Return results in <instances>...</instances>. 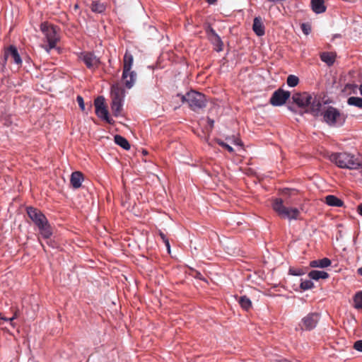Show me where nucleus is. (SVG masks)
Listing matches in <instances>:
<instances>
[{
	"instance_id": "obj_1",
	"label": "nucleus",
	"mask_w": 362,
	"mask_h": 362,
	"mask_svg": "<svg viewBox=\"0 0 362 362\" xmlns=\"http://www.w3.org/2000/svg\"><path fill=\"white\" fill-rule=\"evenodd\" d=\"M26 211L28 217L37 227L41 235L45 239L49 238L52 235V227L45 214L33 206L27 207Z\"/></svg>"
},
{
	"instance_id": "obj_2",
	"label": "nucleus",
	"mask_w": 362,
	"mask_h": 362,
	"mask_svg": "<svg viewBox=\"0 0 362 362\" xmlns=\"http://www.w3.org/2000/svg\"><path fill=\"white\" fill-rule=\"evenodd\" d=\"M330 160L341 168L356 170L362 167V158L346 152L332 153Z\"/></svg>"
},
{
	"instance_id": "obj_3",
	"label": "nucleus",
	"mask_w": 362,
	"mask_h": 362,
	"mask_svg": "<svg viewBox=\"0 0 362 362\" xmlns=\"http://www.w3.org/2000/svg\"><path fill=\"white\" fill-rule=\"evenodd\" d=\"M321 115L323 121L330 127H341L346 119V115L332 106L327 107L322 112Z\"/></svg>"
},
{
	"instance_id": "obj_4",
	"label": "nucleus",
	"mask_w": 362,
	"mask_h": 362,
	"mask_svg": "<svg viewBox=\"0 0 362 362\" xmlns=\"http://www.w3.org/2000/svg\"><path fill=\"white\" fill-rule=\"evenodd\" d=\"M182 103H186L192 110L198 111L206 106V100L204 94L192 89L182 95Z\"/></svg>"
},
{
	"instance_id": "obj_5",
	"label": "nucleus",
	"mask_w": 362,
	"mask_h": 362,
	"mask_svg": "<svg viewBox=\"0 0 362 362\" xmlns=\"http://www.w3.org/2000/svg\"><path fill=\"white\" fill-rule=\"evenodd\" d=\"M272 209L282 218L297 220L300 211L297 208L285 206L281 198H276L272 201Z\"/></svg>"
},
{
	"instance_id": "obj_6",
	"label": "nucleus",
	"mask_w": 362,
	"mask_h": 362,
	"mask_svg": "<svg viewBox=\"0 0 362 362\" xmlns=\"http://www.w3.org/2000/svg\"><path fill=\"white\" fill-rule=\"evenodd\" d=\"M40 30L48 42L47 48H46V49L49 52L50 49L56 47V45L59 40L58 29L57 26H54L45 22L41 24Z\"/></svg>"
},
{
	"instance_id": "obj_7",
	"label": "nucleus",
	"mask_w": 362,
	"mask_h": 362,
	"mask_svg": "<svg viewBox=\"0 0 362 362\" xmlns=\"http://www.w3.org/2000/svg\"><path fill=\"white\" fill-rule=\"evenodd\" d=\"M94 105L95 107V114L98 117L110 124H114L115 121L109 116L108 110L105 104L104 97L98 96L94 100Z\"/></svg>"
},
{
	"instance_id": "obj_8",
	"label": "nucleus",
	"mask_w": 362,
	"mask_h": 362,
	"mask_svg": "<svg viewBox=\"0 0 362 362\" xmlns=\"http://www.w3.org/2000/svg\"><path fill=\"white\" fill-rule=\"evenodd\" d=\"M320 319L318 313H310L302 318L298 326L303 331H311L316 327Z\"/></svg>"
},
{
	"instance_id": "obj_9",
	"label": "nucleus",
	"mask_w": 362,
	"mask_h": 362,
	"mask_svg": "<svg viewBox=\"0 0 362 362\" xmlns=\"http://www.w3.org/2000/svg\"><path fill=\"white\" fill-rule=\"evenodd\" d=\"M290 96L291 93L289 91L279 88L272 95L269 99V103L273 106H281L286 103Z\"/></svg>"
},
{
	"instance_id": "obj_10",
	"label": "nucleus",
	"mask_w": 362,
	"mask_h": 362,
	"mask_svg": "<svg viewBox=\"0 0 362 362\" xmlns=\"http://www.w3.org/2000/svg\"><path fill=\"white\" fill-rule=\"evenodd\" d=\"M80 58L89 69H95L99 66L100 59L92 52L81 53Z\"/></svg>"
},
{
	"instance_id": "obj_11",
	"label": "nucleus",
	"mask_w": 362,
	"mask_h": 362,
	"mask_svg": "<svg viewBox=\"0 0 362 362\" xmlns=\"http://www.w3.org/2000/svg\"><path fill=\"white\" fill-rule=\"evenodd\" d=\"M293 102L299 107H305L309 105L311 100V95L308 93H296L292 95Z\"/></svg>"
},
{
	"instance_id": "obj_12",
	"label": "nucleus",
	"mask_w": 362,
	"mask_h": 362,
	"mask_svg": "<svg viewBox=\"0 0 362 362\" xmlns=\"http://www.w3.org/2000/svg\"><path fill=\"white\" fill-rule=\"evenodd\" d=\"M8 58H11L13 62L16 64H21L22 63V60L18 50L13 45L9 46V47L5 51L2 63L4 64H6Z\"/></svg>"
},
{
	"instance_id": "obj_13",
	"label": "nucleus",
	"mask_w": 362,
	"mask_h": 362,
	"mask_svg": "<svg viewBox=\"0 0 362 362\" xmlns=\"http://www.w3.org/2000/svg\"><path fill=\"white\" fill-rule=\"evenodd\" d=\"M309 110L307 111L308 112L310 113L312 115L317 117L319 115H321L322 113V103L320 100V99L317 98L316 97H313L311 95V100L309 103Z\"/></svg>"
},
{
	"instance_id": "obj_14",
	"label": "nucleus",
	"mask_w": 362,
	"mask_h": 362,
	"mask_svg": "<svg viewBox=\"0 0 362 362\" xmlns=\"http://www.w3.org/2000/svg\"><path fill=\"white\" fill-rule=\"evenodd\" d=\"M137 74L134 71L130 70L124 76V71H122V78L124 81V86L127 88H132L136 83Z\"/></svg>"
},
{
	"instance_id": "obj_15",
	"label": "nucleus",
	"mask_w": 362,
	"mask_h": 362,
	"mask_svg": "<svg viewBox=\"0 0 362 362\" xmlns=\"http://www.w3.org/2000/svg\"><path fill=\"white\" fill-rule=\"evenodd\" d=\"M252 30L259 37L265 34V28L260 16H257L253 20Z\"/></svg>"
},
{
	"instance_id": "obj_16",
	"label": "nucleus",
	"mask_w": 362,
	"mask_h": 362,
	"mask_svg": "<svg viewBox=\"0 0 362 362\" xmlns=\"http://www.w3.org/2000/svg\"><path fill=\"white\" fill-rule=\"evenodd\" d=\"M134 62V57L133 55L127 50L124 53V58H123V71H124V76L125 77L126 74L132 70V66Z\"/></svg>"
},
{
	"instance_id": "obj_17",
	"label": "nucleus",
	"mask_w": 362,
	"mask_h": 362,
	"mask_svg": "<svg viewBox=\"0 0 362 362\" xmlns=\"http://www.w3.org/2000/svg\"><path fill=\"white\" fill-rule=\"evenodd\" d=\"M83 180V175L79 171H75L71 173L70 182L74 189H78L81 186Z\"/></svg>"
},
{
	"instance_id": "obj_18",
	"label": "nucleus",
	"mask_w": 362,
	"mask_h": 362,
	"mask_svg": "<svg viewBox=\"0 0 362 362\" xmlns=\"http://www.w3.org/2000/svg\"><path fill=\"white\" fill-rule=\"evenodd\" d=\"M124 100L112 99L111 103V110L115 117H119L121 115Z\"/></svg>"
},
{
	"instance_id": "obj_19",
	"label": "nucleus",
	"mask_w": 362,
	"mask_h": 362,
	"mask_svg": "<svg viewBox=\"0 0 362 362\" xmlns=\"http://www.w3.org/2000/svg\"><path fill=\"white\" fill-rule=\"evenodd\" d=\"M312 10L317 14L322 13L326 11V6L323 0H311Z\"/></svg>"
},
{
	"instance_id": "obj_20",
	"label": "nucleus",
	"mask_w": 362,
	"mask_h": 362,
	"mask_svg": "<svg viewBox=\"0 0 362 362\" xmlns=\"http://www.w3.org/2000/svg\"><path fill=\"white\" fill-rule=\"evenodd\" d=\"M331 260L329 258L324 257L320 259L313 260L310 262V266L313 268H326L331 265Z\"/></svg>"
},
{
	"instance_id": "obj_21",
	"label": "nucleus",
	"mask_w": 362,
	"mask_h": 362,
	"mask_svg": "<svg viewBox=\"0 0 362 362\" xmlns=\"http://www.w3.org/2000/svg\"><path fill=\"white\" fill-rule=\"evenodd\" d=\"M335 58L336 54L332 52H324L320 54V59L329 66L334 64Z\"/></svg>"
},
{
	"instance_id": "obj_22",
	"label": "nucleus",
	"mask_w": 362,
	"mask_h": 362,
	"mask_svg": "<svg viewBox=\"0 0 362 362\" xmlns=\"http://www.w3.org/2000/svg\"><path fill=\"white\" fill-rule=\"evenodd\" d=\"M111 97L112 99L124 100V90L118 85H113L111 88Z\"/></svg>"
},
{
	"instance_id": "obj_23",
	"label": "nucleus",
	"mask_w": 362,
	"mask_h": 362,
	"mask_svg": "<svg viewBox=\"0 0 362 362\" xmlns=\"http://www.w3.org/2000/svg\"><path fill=\"white\" fill-rule=\"evenodd\" d=\"M310 279L317 281L320 279H325L329 277V274L324 271L312 270L308 273Z\"/></svg>"
},
{
	"instance_id": "obj_24",
	"label": "nucleus",
	"mask_w": 362,
	"mask_h": 362,
	"mask_svg": "<svg viewBox=\"0 0 362 362\" xmlns=\"http://www.w3.org/2000/svg\"><path fill=\"white\" fill-rule=\"evenodd\" d=\"M325 202L327 205L331 206H342L344 202L341 199H339L334 195H327L325 197Z\"/></svg>"
},
{
	"instance_id": "obj_25",
	"label": "nucleus",
	"mask_w": 362,
	"mask_h": 362,
	"mask_svg": "<svg viewBox=\"0 0 362 362\" xmlns=\"http://www.w3.org/2000/svg\"><path fill=\"white\" fill-rule=\"evenodd\" d=\"M114 141L116 144H117L124 150H129L130 148V144L127 139L121 135H115L114 137Z\"/></svg>"
},
{
	"instance_id": "obj_26",
	"label": "nucleus",
	"mask_w": 362,
	"mask_h": 362,
	"mask_svg": "<svg viewBox=\"0 0 362 362\" xmlns=\"http://www.w3.org/2000/svg\"><path fill=\"white\" fill-rule=\"evenodd\" d=\"M240 307L245 310H249L252 308V301L246 296H240L238 299Z\"/></svg>"
},
{
	"instance_id": "obj_27",
	"label": "nucleus",
	"mask_w": 362,
	"mask_h": 362,
	"mask_svg": "<svg viewBox=\"0 0 362 362\" xmlns=\"http://www.w3.org/2000/svg\"><path fill=\"white\" fill-rule=\"evenodd\" d=\"M91 11L94 13H102L105 11L106 6L103 3L93 1L90 6Z\"/></svg>"
},
{
	"instance_id": "obj_28",
	"label": "nucleus",
	"mask_w": 362,
	"mask_h": 362,
	"mask_svg": "<svg viewBox=\"0 0 362 362\" xmlns=\"http://www.w3.org/2000/svg\"><path fill=\"white\" fill-rule=\"evenodd\" d=\"M347 103L349 105L362 109V98L351 96L348 98Z\"/></svg>"
},
{
	"instance_id": "obj_29",
	"label": "nucleus",
	"mask_w": 362,
	"mask_h": 362,
	"mask_svg": "<svg viewBox=\"0 0 362 362\" xmlns=\"http://www.w3.org/2000/svg\"><path fill=\"white\" fill-rule=\"evenodd\" d=\"M209 40L216 47V50L217 52H221L223 50V42L218 35L214 36L209 39Z\"/></svg>"
},
{
	"instance_id": "obj_30",
	"label": "nucleus",
	"mask_w": 362,
	"mask_h": 362,
	"mask_svg": "<svg viewBox=\"0 0 362 362\" xmlns=\"http://www.w3.org/2000/svg\"><path fill=\"white\" fill-rule=\"evenodd\" d=\"M354 308L356 309H362V291L356 293L354 298Z\"/></svg>"
},
{
	"instance_id": "obj_31",
	"label": "nucleus",
	"mask_w": 362,
	"mask_h": 362,
	"mask_svg": "<svg viewBox=\"0 0 362 362\" xmlns=\"http://www.w3.org/2000/svg\"><path fill=\"white\" fill-rule=\"evenodd\" d=\"M300 287L302 290L306 291L314 287V284L310 279L301 280Z\"/></svg>"
},
{
	"instance_id": "obj_32",
	"label": "nucleus",
	"mask_w": 362,
	"mask_h": 362,
	"mask_svg": "<svg viewBox=\"0 0 362 362\" xmlns=\"http://www.w3.org/2000/svg\"><path fill=\"white\" fill-rule=\"evenodd\" d=\"M287 85L290 87H295L299 83V78L295 75H289L286 81Z\"/></svg>"
},
{
	"instance_id": "obj_33",
	"label": "nucleus",
	"mask_w": 362,
	"mask_h": 362,
	"mask_svg": "<svg viewBox=\"0 0 362 362\" xmlns=\"http://www.w3.org/2000/svg\"><path fill=\"white\" fill-rule=\"evenodd\" d=\"M216 143L221 147L224 148L225 149H226L229 153H233L234 152V149L232 146H230V145H228V144L225 143L224 141H223L221 139H217L216 140Z\"/></svg>"
},
{
	"instance_id": "obj_34",
	"label": "nucleus",
	"mask_w": 362,
	"mask_h": 362,
	"mask_svg": "<svg viewBox=\"0 0 362 362\" xmlns=\"http://www.w3.org/2000/svg\"><path fill=\"white\" fill-rule=\"evenodd\" d=\"M206 33L209 39H211V37H214V36L218 35L215 30L211 25L207 26V28H206Z\"/></svg>"
},
{
	"instance_id": "obj_35",
	"label": "nucleus",
	"mask_w": 362,
	"mask_h": 362,
	"mask_svg": "<svg viewBox=\"0 0 362 362\" xmlns=\"http://www.w3.org/2000/svg\"><path fill=\"white\" fill-rule=\"evenodd\" d=\"M76 101H77V103L78 104V106H79L80 109L83 112H86L85 104H84V100H83V97L81 96V95H78L76 97Z\"/></svg>"
},
{
	"instance_id": "obj_36",
	"label": "nucleus",
	"mask_w": 362,
	"mask_h": 362,
	"mask_svg": "<svg viewBox=\"0 0 362 362\" xmlns=\"http://www.w3.org/2000/svg\"><path fill=\"white\" fill-rule=\"evenodd\" d=\"M289 274L293 276H301L304 274L301 269H289Z\"/></svg>"
},
{
	"instance_id": "obj_37",
	"label": "nucleus",
	"mask_w": 362,
	"mask_h": 362,
	"mask_svg": "<svg viewBox=\"0 0 362 362\" xmlns=\"http://www.w3.org/2000/svg\"><path fill=\"white\" fill-rule=\"evenodd\" d=\"M301 29L304 34L308 35L311 31V27L308 23H303L301 25Z\"/></svg>"
},
{
	"instance_id": "obj_38",
	"label": "nucleus",
	"mask_w": 362,
	"mask_h": 362,
	"mask_svg": "<svg viewBox=\"0 0 362 362\" xmlns=\"http://www.w3.org/2000/svg\"><path fill=\"white\" fill-rule=\"evenodd\" d=\"M160 238H162V240H163V242L165 243L168 252H170V243H169L168 239L166 238L165 234L162 232H160Z\"/></svg>"
},
{
	"instance_id": "obj_39",
	"label": "nucleus",
	"mask_w": 362,
	"mask_h": 362,
	"mask_svg": "<svg viewBox=\"0 0 362 362\" xmlns=\"http://www.w3.org/2000/svg\"><path fill=\"white\" fill-rule=\"evenodd\" d=\"M354 348L360 352H362V339L356 341L354 344Z\"/></svg>"
},
{
	"instance_id": "obj_40",
	"label": "nucleus",
	"mask_w": 362,
	"mask_h": 362,
	"mask_svg": "<svg viewBox=\"0 0 362 362\" xmlns=\"http://www.w3.org/2000/svg\"><path fill=\"white\" fill-rule=\"evenodd\" d=\"M207 124L210 127V130H211L214 127V120L208 117L207 118Z\"/></svg>"
},
{
	"instance_id": "obj_41",
	"label": "nucleus",
	"mask_w": 362,
	"mask_h": 362,
	"mask_svg": "<svg viewBox=\"0 0 362 362\" xmlns=\"http://www.w3.org/2000/svg\"><path fill=\"white\" fill-rule=\"evenodd\" d=\"M16 317V315L15 314L11 318H7V317H1V319L3 320L4 321H6V322H11L13 321L15 318Z\"/></svg>"
},
{
	"instance_id": "obj_42",
	"label": "nucleus",
	"mask_w": 362,
	"mask_h": 362,
	"mask_svg": "<svg viewBox=\"0 0 362 362\" xmlns=\"http://www.w3.org/2000/svg\"><path fill=\"white\" fill-rule=\"evenodd\" d=\"M358 213L362 216V203L358 206Z\"/></svg>"
},
{
	"instance_id": "obj_43",
	"label": "nucleus",
	"mask_w": 362,
	"mask_h": 362,
	"mask_svg": "<svg viewBox=\"0 0 362 362\" xmlns=\"http://www.w3.org/2000/svg\"><path fill=\"white\" fill-rule=\"evenodd\" d=\"M206 1L210 5L215 4L217 1V0H206Z\"/></svg>"
},
{
	"instance_id": "obj_44",
	"label": "nucleus",
	"mask_w": 362,
	"mask_h": 362,
	"mask_svg": "<svg viewBox=\"0 0 362 362\" xmlns=\"http://www.w3.org/2000/svg\"><path fill=\"white\" fill-rule=\"evenodd\" d=\"M269 2L276 3V2H281L285 1L286 0H267Z\"/></svg>"
},
{
	"instance_id": "obj_45",
	"label": "nucleus",
	"mask_w": 362,
	"mask_h": 362,
	"mask_svg": "<svg viewBox=\"0 0 362 362\" xmlns=\"http://www.w3.org/2000/svg\"><path fill=\"white\" fill-rule=\"evenodd\" d=\"M201 276L202 274L200 273L196 272V275L194 276L195 277L201 279Z\"/></svg>"
},
{
	"instance_id": "obj_46",
	"label": "nucleus",
	"mask_w": 362,
	"mask_h": 362,
	"mask_svg": "<svg viewBox=\"0 0 362 362\" xmlns=\"http://www.w3.org/2000/svg\"><path fill=\"white\" fill-rule=\"evenodd\" d=\"M358 274H360L362 276V267H360L358 269Z\"/></svg>"
},
{
	"instance_id": "obj_47",
	"label": "nucleus",
	"mask_w": 362,
	"mask_h": 362,
	"mask_svg": "<svg viewBox=\"0 0 362 362\" xmlns=\"http://www.w3.org/2000/svg\"><path fill=\"white\" fill-rule=\"evenodd\" d=\"M359 90H360L361 95H362V83L359 86Z\"/></svg>"
},
{
	"instance_id": "obj_48",
	"label": "nucleus",
	"mask_w": 362,
	"mask_h": 362,
	"mask_svg": "<svg viewBox=\"0 0 362 362\" xmlns=\"http://www.w3.org/2000/svg\"><path fill=\"white\" fill-rule=\"evenodd\" d=\"M288 109L293 112H294L295 110H293V108L291 107V106H288Z\"/></svg>"
},
{
	"instance_id": "obj_49",
	"label": "nucleus",
	"mask_w": 362,
	"mask_h": 362,
	"mask_svg": "<svg viewBox=\"0 0 362 362\" xmlns=\"http://www.w3.org/2000/svg\"><path fill=\"white\" fill-rule=\"evenodd\" d=\"M74 8H78V5H77V4H76V5L74 6Z\"/></svg>"
}]
</instances>
